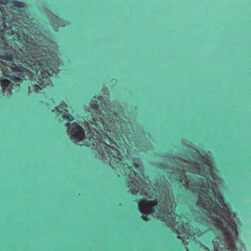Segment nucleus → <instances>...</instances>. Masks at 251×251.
I'll return each mask as SVG.
<instances>
[{
  "mask_svg": "<svg viewBox=\"0 0 251 251\" xmlns=\"http://www.w3.org/2000/svg\"><path fill=\"white\" fill-rule=\"evenodd\" d=\"M90 106L93 109L90 117L86 118L98 128L99 131L90 138L94 148L100 155L109 162L112 168H119L122 159L116 148L125 143L121 127L116 128L113 121L114 113L109 109L105 100L99 102L92 100Z\"/></svg>",
  "mask_w": 251,
  "mask_h": 251,
  "instance_id": "obj_1",
  "label": "nucleus"
},
{
  "mask_svg": "<svg viewBox=\"0 0 251 251\" xmlns=\"http://www.w3.org/2000/svg\"><path fill=\"white\" fill-rule=\"evenodd\" d=\"M19 13L12 12L11 17L7 21L4 15L0 14V58L3 59H23L24 51L17 44L18 42L23 46L22 48L26 53H32L35 55L46 54L44 46L34 42L32 35L24 33L23 36L20 35L21 26L19 24L25 23L29 17L23 13V10H17Z\"/></svg>",
  "mask_w": 251,
  "mask_h": 251,
  "instance_id": "obj_2",
  "label": "nucleus"
},
{
  "mask_svg": "<svg viewBox=\"0 0 251 251\" xmlns=\"http://www.w3.org/2000/svg\"><path fill=\"white\" fill-rule=\"evenodd\" d=\"M232 216V213L228 212V219L222 216L216 222L221 226L224 236L221 237L219 231L214 228L210 227L206 231L216 236L212 240L215 251H246L245 245L238 238L237 225Z\"/></svg>",
  "mask_w": 251,
  "mask_h": 251,
  "instance_id": "obj_3",
  "label": "nucleus"
},
{
  "mask_svg": "<svg viewBox=\"0 0 251 251\" xmlns=\"http://www.w3.org/2000/svg\"><path fill=\"white\" fill-rule=\"evenodd\" d=\"M214 196L217 201H212V203L209 204V201H206L205 204L203 203H197L196 205L201 207V212H204V210L206 211L207 213L209 216V218L213 221L216 222L218 220L219 218L216 216H213V215H220L219 211L222 209L221 206L225 208L226 203L224 197L220 192H214ZM223 210L225 213L226 212L225 208H223Z\"/></svg>",
  "mask_w": 251,
  "mask_h": 251,
  "instance_id": "obj_4",
  "label": "nucleus"
},
{
  "mask_svg": "<svg viewBox=\"0 0 251 251\" xmlns=\"http://www.w3.org/2000/svg\"><path fill=\"white\" fill-rule=\"evenodd\" d=\"M65 126L68 127V132L71 134V137L75 143L81 141L85 136L83 128L76 123H66Z\"/></svg>",
  "mask_w": 251,
  "mask_h": 251,
  "instance_id": "obj_5",
  "label": "nucleus"
},
{
  "mask_svg": "<svg viewBox=\"0 0 251 251\" xmlns=\"http://www.w3.org/2000/svg\"><path fill=\"white\" fill-rule=\"evenodd\" d=\"M157 204L156 201H149L146 199H143L139 201L138 206L140 212L143 215L148 216L153 213L154 211V207L156 206Z\"/></svg>",
  "mask_w": 251,
  "mask_h": 251,
  "instance_id": "obj_6",
  "label": "nucleus"
},
{
  "mask_svg": "<svg viewBox=\"0 0 251 251\" xmlns=\"http://www.w3.org/2000/svg\"><path fill=\"white\" fill-rule=\"evenodd\" d=\"M67 107L66 103L62 100L59 105L53 108L52 111L53 113L55 112L56 116H60L69 122L73 121L74 120V117L72 115L68 113Z\"/></svg>",
  "mask_w": 251,
  "mask_h": 251,
  "instance_id": "obj_7",
  "label": "nucleus"
},
{
  "mask_svg": "<svg viewBox=\"0 0 251 251\" xmlns=\"http://www.w3.org/2000/svg\"><path fill=\"white\" fill-rule=\"evenodd\" d=\"M192 226L188 225L186 227L182 225H181L178 227L177 230V233L181 235H186L191 236L193 234L192 231Z\"/></svg>",
  "mask_w": 251,
  "mask_h": 251,
  "instance_id": "obj_8",
  "label": "nucleus"
},
{
  "mask_svg": "<svg viewBox=\"0 0 251 251\" xmlns=\"http://www.w3.org/2000/svg\"><path fill=\"white\" fill-rule=\"evenodd\" d=\"M0 81L1 82V85L4 90H5L6 88H8L11 84H13L10 80L5 78L3 79L2 77H1L0 79Z\"/></svg>",
  "mask_w": 251,
  "mask_h": 251,
  "instance_id": "obj_9",
  "label": "nucleus"
},
{
  "mask_svg": "<svg viewBox=\"0 0 251 251\" xmlns=\"http://www.w3.org/2000/svg\"><path fill=\"white\" fill-rule=\"evenodd\" d=\"M12 5L14 7L19 8H24L25 7V4L21 1H17V0H13L12 1Z\"/></svg>",
  "mask_w": 251,
  "mask_h": 251,
  "instance_id": "obj_10",
  "label": "nucleus"
},
{
  "mask_svg": "<svg viewBox=\"0 0 251 251\" xmlns=\"http://www.w3.org/2000/svg\"><path fill=\"white\" fill-rule=\"evenodd\" d=\"M203 184L204 183L202 179L201 178H198L196 183V185L200 187H202L203 185Z\"/></svg>",
  "mask_w": 251,
  "mask_h": 251,
  "instance_id": "obj_11",
  "label": "nucleus"
},
{
  "mask_svg": "<svg viewBox=\"0 0 251 251\" xmlns=\"http://www.w3.org/2000/svg\"><path fill=\"white\" fill-rule=\"evenodd\" d=\"M132 183H135V184H134V185H135V186H138V187H138V188H139V186H138V185H139V183L137 181V180L135 178H134V179H133V181H132Z\"/></svg>",
  "mask_w": 251,
  "mask_h": 251,
  "instance_id": "obj_12",
  "label": "nucleus"
},
{
  "mask_svg": "<svg viewBox=\"0 0 251 251\" xmlns=\"http://www.w3.org/2000/svg\"><path fill=\"white\" fill-rule=\"evenodd\" d=\"M0 3L3 5H6L8 3V0H0Z\"/></svg>",
  "mask_w": 251,
  "mask_h": 251,
  "instance_id": "obj_13",
  "label": "nucleus"
},
{
  "mask_svg": "<svg viewBox=\"0 0 251 251\" xmlns=\"http://www.w3.org/2000/svg\"><path fill=\"white\" fill-rule=\"evenodd\" d=\"M182 176L183 177L184 182L185 184H187L188 183V180L187 179V176L185 175H182Z\"/></svg>",
  "mask_w": 251,
  "mask_h": 251,
  "instance_id": "obj_14",
  "label": "nucleus"
},
{
  "mask_svg": "<svg viewBox=\"0 0 251 251\" xmlns=\"http://www.w3.org/2000/svg\"><path fill=\"white\" fill-rule=\"evenodd\" d=\"M132 165L134 167H135L136 169L138 168L140 166L136 162H133Z\"/></svg>",
  "mask_w": 251,
  "mask_h": 251,
  "instance_id": "obj_15",
  "label": "nucleus"
},
{
  "mask_svg": "<svg viewBox=\"0 0 251 251\" xmlns=\"http://www.w3.org/2000/svg\"><path fill=\"white\" fill-rule=\"evenodd\" d=\"M190 186H192V187H195V185H194V184H193V183H191V184H190Z\"/></svg>",
  "mask_w": 251,
  "mask_h": 251,
  "instance_id": "obj_16",
  "label": "nucleus"
},
{
  "mask_svg": "<svg viewBox=\"0 0 251 251\" xmlns=\"http://www.w3.org/2000/svg\"><path fill=\"white\" fill-rule=\"evenodd\" d=\"M206 250H207V251H210L209 249L207 248H205Z\"/></svg>",
  "mask_w": 251,
  "mask_h": 251,
  "instance_id": "obj_17",
  "label": "nucleus"
},
{
  "mask_svg": "<svg viewBox=\"0 0 251 251\" xmlns=\"http://www.w3.org/2000/svg\"><path fill=\"white\" fill-rule=\"evenodd\" d=\"M136 174H137V173L135 172V173H134V175H135V176H136Z\"/></svg>",
  "mask_w": 251,
  "mask_h": 251,
  "instance_id": "obj_18",
  "label": "nucleus"
},
{
  "mask_svg": "<svg viewBox=\"0 0 251 251\" xmlns=\"http://www.w3.org/2000/svg\"><path fill=\"white\" fill-rule=\"evenodd\" d=\"M133 191H136L137 192L136 190H135V189H133Z\"/></svg>",
  "mask_w": 251,
  "mask_h": 251,
  "instance_id": "obj_19",
  "label": "nucleus"
},
{
  "mask_svg": "<svg viewBox=\"0 0 251 251\" xmlns=\"http://www.w3.org/2000/svg\"><path fill=\"white\" fill-rule=\"evenodd\" d=\"M52 102L54 104H55V102L54 101H52Z\"/></svg>",
  "mask_w": 251,
  "mask_h": 251,
  "instance_id": "obj_20",
  "label": "nucleus"
}]
</instances>
